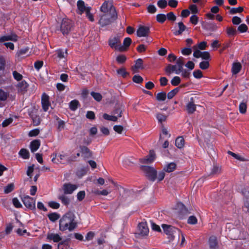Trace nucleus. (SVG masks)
<instances>
[{
  "label": "nucleus",
  "mask_w": 249,
  "mask_h": 249,
  "mask_svg": "<svg viewBox=\"0 0 249 249\" xmlns=\"http://www.w3.org/2000/svg\"><path fill=\"white\" fill-rule=\"evenodd\" d=\"M14 185L13 183L9 184L4 187V192L5 194H8L14 190Z\"/></svg>",
  "instance_id": "09e8293b"
},
{
  "label": "nucleus",
  "mask_w": 249,
  "mask_h": 249,
  "mask_svg": "<svg viewBox=\"0 0 249 249\" xmlns=\"http://www.w3.org/2000/svg\"><path fill=\"white\" fill-rule=\"evenodd\" d=\"M132 42V40L130 37H126L124 39L123 41V45H122V47L124 48L122 50H120V52H123L127 50L128 47L130 46Z\"/></svg>",
  "instance_id": "c756f323"
},
{
  "label": "nucleus",
  "mask_w": 249,
  "mask_h": 249,
  "mask_svg": "<svg viewBox=\"0 0 249 249\" xmlns=\"http://www.w3.org/2000/svg\"><path fill=\"white\" fill-rule=\"evenodd\" d=\"M79 105V102L76 100L71 101L69 104V107L72 111H75Z\"/></svg>",
  "instance_id": "72a5a7b5"
},
{
  "label": "nucleus",
  "mask_w": 249,
  "mask_h": 249,
  "mask_svg": "<svg viewBox=\"0 0 249 249\" xmlns=\"http://www.w3.org/2000/svg\"><path fill=\"white\" fill-rule=\"evenodd\" d=\"M32 120L34 124V125L35 126H37L39 125L40 123V120L38 116L36 115V116H32Z\"/></svg>",
  "instance_id": "e2e57ef3"
},
{
  "label": "nucleus",
  "mask_w": 249,
  "mask_h": 249,
  "mask_svg": "<svg viewBox=\"0 0 249 249\" xmlns=\"http://www.w3.org/2000/svg\"><path fill=\"white\" fill-rule=\"evenodd\" d=\"M40 145V141L39 140H35L30 143V149L32 152L36 151Z\"/></svg>",
  "instance_id": "5701e85b"
},
{
  "label": "nucleus",
  "mask_w": 249,
  "mask_h": 249,
  "mask_svg": "<svg viewBox=\"0 0 249 249\" xmlns=\"http://www.w3.org/2000/svg\"><path fill=\"white\" fill-rule=\"evenodd\" d=\"M103 118L104 119L111 121L113 122H116L117 121V117L116 116L109 115L107 113H105L103 115Z\"/></svg>",
  "instance_id": "a19ab883"
},
{
  "label": "nucleus",
  "mask_w": 249,
  "mask_h": 249,
  "mask_svg": "<svg viewBox=\"0 0 249 249\" xmlns=\"http://www.w3.org/2000/svg\"><path fill=\"white\" fill-rule=\"evenodd\" d=\"M139 234L144 236L147 235L149 233V229L147 223L145 221H142L138 225Z\"/></svg>",
  "instance_id": "ddd939ff"
},
{
  "label": "nucleus",
  "mask_w": 249,
  "mask_h": 249,
  "mask_svg": "<svg viewBox=\"0 0 249 249\" xmlns=\"http://www.w3.org/2000/svg\"><path fill=\"white\" fill-rule=\"evenodd\" d=\"M90 94L92 97L97 102H100L102 99V96L99 93L92 91Z\"/></svg>",
  "instance_id": "49530a36"
},
{
  "label": "nucleus",
  "mask_w": 249,
  "mask_h": 249,
  "mask_svg": "<svg viewBox=\"0 0 249 249\" xmlns=\"http://www.w3.org/2000/svg\"><path fill=\"white\" fill-rule=\"evenodd\" d=\"M242 69L241 63H232L231 72L232 74H236L239 73Z\"/></svg>",
  "instance_id": "a878e982"
},
{
  "label": "nucleus",
  "mask_w": 249,
  "mask_h": 249,
  "mask_svg": "<svg viewBox=\"0 0 249 249\" xmlns=\"http://www.w3.org/2000/svg\"><path fill=\"white\" fill-rule=\"evenodd\" d=\"M77 6L78 10L80 11V14L81 15L88 9V7H86L85 5L84 2L81 0L77 1Z\"/></svg>",
  "instance_id": "c85d7f7f"
},
{
  "label": "nucleus",
  "mask_w": 249,
  "mask_h": 249,
  "mask_svg": "<svg viewBox=\"0 0 249 249\" xmlns=\"http://www.w3.org/2000/svg\"><path fill=\"white\" fill-rule=\"evenodd\" d=\"M22 201L27 208L31 210L35 209L36 200L33 198L29 196H26L22 198Z\"/></svg>",
  "instance_id": "9d476101"
},
{
  "label": "nucleus",
  "mask_w": 249,
  "mask_h": 249,
  "mask_svg": "<svg viewBox=\"0 0 249 249\" xmlns=\"http://www.w3.org/2000/svg\"><path fill=\"white\" fill-rule=\"evenodd\" d=\"M123 109L121 107H118L115 108L113 113L114 115H116L117 117H122V113H123Z\"/></svg>",
  "instance_id": "bf43d9fd"
},
{
  "label": "nucleus",
  "mask_w": 249,
  "mask_h": 249,
  "mask_svg": "<svg viewBox=\"0 0 249 249\" xmlns=\"http://www.w3.org/2000/svg\"><path fill=\"white\" fill-rule=\"evenodd\" d=\"M186 109L188 113L192 114L196 110V105L194 103V98L191 97L190 102L186 105Z\"/></svg>",
  "instance_id": "412c9836"
},
{
  "label": "nucleus",
  "mask_w": 249,
  "mask_h": 249,
  "mask_svg": "<svg viewBox=\"0 0 249 249\" xmlns=\"http://www.w3.org/2000/svg\"><path fill=\"white\" fill-rule=\"evenodd\" d=\"M176 168V164L174 162L168 164L164 168V170L168 173L173 172Z\"/></svg>",
  "instance_id": "473e14b6"
},
{
  "label": "nucleus",
  "mask_w": 249,
  "mask_h": 249,
  "mask_svg": "<svg viewBox=\"0 0 249 249\" xmlns=\"http://www.w3.org/2000/svg\"><path fill=\"white\" fill-rule=\"evenodd\" d=\"M227 153L229 155H231L234 159H235L236 160H238L240 161H246V159L244 157H242L238 154H236L231 151H228Z\"/></svg>",
  "instance_id": "58836bf2"
},
{
  "label": "nucleus",
  "mask_w": 249,
  "mask_h": 249,
  "mask_svg": "<svg viewBox=\"0 0 249 249\" xmlns=\"http://www.w3.org/2000/svg\"><path fill=\"white\" fill-rule=\"evenodd\" d=\"M141 168L149 180L152 181H154L156 180L157 172L155 169L148 166H142Z\"/></svg>",
  "instance_id": "423d86ee"
},
{
  "label": "nucleus",
  "mask_w": 249,
  "mask_h": 249,
  "mask_svg": "<svg viewBox=\"0 0 249 249\" xmlns=\"http://www.w3.org/2000/svg\"><path fill=\"white\" fill-rule=\"evenodd\" d=\"M210 249H218V244L216 238L214 236L210 237L209 240Z\"/></svg>",
  "instance_id": "b1692460"
},
{
  "label": "nucleus",
  "mask_w": 249,
  "mask_h": 249,
  "mask_svg": "<svg viewBox=\"0 0 249 249\" xmlns=\"http://www.w3.org/2000/svg\"><path fill=\"white\" fill-rule=\"evenodd\" d=\"M194 76L197 79H200L203 76L201 71L199 70H195L193 72Z\"/></svg>",
  "instance_id": "69168bd1"
},
{
  "label": "nucleus",
  "mask_w": 249,
  "mask_h": 249,
  "mask_svg": "<svg viewBox=\"0 0 249 249\" xmlns=\"http://www.w3.org/2000/svg\"><path fill=\"white\" fill-rule=\"evenodd\" d=\"M58 199L61 200L62 203L65 206H68L70 204V200L65 194L59 196Z\"/></svg>",
  "instance_id": "2f4dec72"
},
{
  "label": "nucleus",
  "mask_w": 249,
  "mask_h": 249,
  "mask_svg": "<svg viewBox=\"0 0 249 249\" xmlns=\"http://www.w3.org/2000/svg\"><path fill=\"white\" fill-rule=\"evenodd\" d=\"M114 20L111 18V16L105 14L101 16L100 19L99 21V24L102 27L110 24L112 22V20Z\"/></svg>",
  "instance_id": "2eb2a0df"
},
{
  "label": "nucleus",
  "mask_w": 249,
  "mask_h": 249,
  "mask_svg": "<svg viewBox=\"0 0 249 249\" xmlns=\"http://www.w3.org/2000/svg\"><path fill=\"white\" fill-rule=\"evenodd\" d=\"M133 81L136 83L140 84L142 82L143 78L140 75H135L133 77Z\"/></svg>",
  "instance_id": "680f3d73"
},
{
  "label": "nucleus",
  "mask_w": 249,
  "mask_h": 249,
  "mask_svg": "<svg viewBox=\"0 0 249 249\" xmlns=\"http://www.w3.org/2000/svg\"><path fill=\"white\" fill-rule=\"evenodd\" d=\"M166 98V94L165 92H159L156 96V99L159 101H164Z\"/></svg>",
  "instance_id": "79ce46f5"
},
{
  "label": "nucleus",
  "mask_w": 249,
  "mask_h": 249,
  "mask_svg": "<svg viewBox=\"0 0 249 249\" xmlns=\"http://www.w3.org/2000/svg\"><path fill=\"white\" fill-rule=\"evenodd\" d=\"M175 145L178 148H182L184 145V140L182 137H178L175 141Z\"/></svg>",
  "instance_id": "7c9ffc66"
},
{
  "label": "nucleus",
  "mask_w": 249,
  "mask_h": 249,
  "mask_svg": "<svg viewBox=\"0 0 249 249\" xmlns=\"http://www.w3.org/2000/svg\"><path fill=\"white\" fill-rule=\"evenodd\" d=\"M156 118L158 120L159 123L162 124V122H165L167 119V116L162 113H157L156 114Z\"/></svg>",
  "instance_id": "ea45409f"
},
{
  "label": "nucleus",
  "mask_w": 249,
  "mask_h": 249,
  "mask_svg": "<svg viewBox=\"0 0 249 249\" xmlns=\"http://www.w3.org/2000/svg\"><path fill=\"white\" fill-rule=\"evenodd\" d=\"M187 29V27L181 21L176 24L172 31L175 36H178L181 35L183 32Z\"/></svg>",
  "instance_id": "1a4fd4ad"
},
{
  "label": "nucleus",
  "mask_w": 249,
  "mask_h": 249,
  "mask_svg": "<svg viewBox=\"0 0 249 249\" xmlns=\"http://www.w3.org/2000/svg\"><path fill=\"white\" fill-rule=\"evenodd\" d=\"M117 73L119 76L124 78H127V77L129 76V73L127 72L125 68L124 67H122L117 70Z\"/></svg>",
  "instance_id": "bb28decb"
},
{
  "label": "nucleus",
  "mask_w": 249,
  "mask_h": 249,
  "mask_svg": "<svg viewBox=\"0 0 249 249\" xmlns=\"http://www.w3.org/2000/svg\"><path fill=\"white\" fill-rule=\"evenodd\" d=\"M220 172L221 168L217 165H214L212 169L211 174L213 175L218 174L220 173Z\"/></svg>",
  "instance_id": "6e6d98bb"
},
{
  "label": "nucleus",
  "mask_w": 249,
  "mask_h": 249,
  "mask_svg": "<svg viewBox=\"0 0 249 249\" xmlns=\"http://www.w3.org/2000/svg\"><path fill=\"white\" fill-rule=\"evenodd\" d=\"M156 155L153 150L149 151V155L144 158L140 159V161L142 163L149 164L152 163L155 159Z\"/></svg>",
  "instance_id": "4468645a"
},
{
  "label": "nucleus",
  "mask_w": 249,
  "mask_h": 249,
  "mask_svg": "<svg viewBox=\"0 0 249 249\" xmlns=\"http://www.w3.org/2000/svg\"><path fill=\"white\" fill-rule=\"evenodd\" d=\"M193 55L196 58H202V59L207 61H203L202 62H208L210 61V54L208 52H201L198 50H196L194 51Z\"/></svg>",
  "instance_id": "9b49d317"
},
{
  "label": "nucleus",
  "mask_w": 249,
  "mask_h": 249,
  "mask_svg": "<svg viewBox=\"0 0 249 249\" xmlns=\"http://www.w3.org/2000/svg\"><path fill=\"white\" fill-rule=\"evenodd\" d=\"M80 149L84 159H89L92 157V152L87 146H80Z\"/></svg>",
  "instance_id": "aec40b11"
},
{
  "label": "nucleus",
  "mask_w": 249,
  "mask_h": 249,
  "mask_svg": "<svg viewBox=\"0 0 249 249\" xmlns=\"http://www.w3.org/2000/svg\"><path fill=\"white\" fill-rule=\"evenodd\" d=\"M182 54L185 55H188L192 53V49L190 48H184L181 51Z\"/></svg>",
  "instance_id": "338daca9"
},
{
  "label": "nucleus",
  "mask_w": 249,
  "mask_h": 249,
  "mask_svg": "<svg viewBox=\"0 0 249 249\" xmlns=\"http://www.w3.org/2000/svg\"><path fill=\"white\" fill-rule=\"evenodd\" d=\"M57 157L59 158L57 159V160L63 164L70 163L71 161L76 160V156L69 157L67 153L64 152L59 154Z\"/></svg>",
  "instance_id": "6e6552de"
},
{
  "label": "nucleus",
  "mask_w": 249,
  "mask_h": 249,
  "mask_svg": "<svg viewBox=\"0 0 249 249\" xmlns=\"http://www.w3.org/2000/svg\"><path fill=\"white\" fill-rule=\"evenodd\" d=\"M93 193L95 195H102L107 196L110 193V191H108L107 190L104 189L102 191L95 190L93 192Z\"/></svg>",
  "instance_id": "a18cd8bd"
},
{
  "label": "nucleus",
  "mask_w": 249,
  "mask_h": 249,
  "mask_svg": "<svg viewBox=\"0 0 249 249\" xmlns=\"http://www.w3.org/2000/svg\"><path fill=\"white\" fill-rule=\"evenodd\" d=\"M75 218V215L72 212H69L65 213L59 220V230L63 231H73L77 227Z\"/></svg>",
  "instance_id": "f03ea898"
},
{
  "label": "nucleus",
  "mask_w": 249,
  "mask_h": 249,
  "mask_svg": "<svg viewBox=\"0 0 249 249\" xmlns=\"http://www.w3.org/2000/svg\"><path fill=\"white\" fill-rule=\"evenodd\" d=\"M156 19L159 23H162L166 20V16L164 14H159L157 15Z\"/></svg>",
  "instance_id": "37998d69"
},
{
  "label": "nucleus",
  "mask_w": 249,
  "mask_h": 249,
  "mask_svg": "<svg viewBox=\"0 0 249 249\" xmlns=\"http://www.w3.org/2000/svg\"><path fill=\"white\" fill-rule=\"evenodd\" d=\"M48 206L54 209H57L60 207V204L55 201H51L48 203Z\"/></svg>",
  "instance_id": "5fc2aeb1"
},
{
  "label": "nucleus",
  "mask_w": 249,
  "mask_h": 249,
  "mask_svg": "<svg viewBox=\"0 0 249 249\" xmlns=\"http://www.w3.org/2000/svg\"><path fill=\"white\" fill-rule=\"evenodd\" d=\"M7 93L0 89V102L5 101L7 98Z\"/></svg>",
  "instance_id": "864d4df0"
},
{
  "label": "nucleus",
  "mask_w": 249,
  "mask_h": 249,
  "mask_svg": "<svg viewBox=\"0 0 249 249\" xmlns=\"http://www.w3.org/2000/svg\"><path fill=\"white\" fill-rule=\"evenodd\" d=\"M72 21L71 20L68 18L63 19L60 26V30L62 34L64 35L69 34L72 27Z\"/></svg>",
  "instance_id": "0eeeda50"
},
{
  "label": "nucleus",
  "mask_w": 249,
  "mask_h": 249,
  "mask_svg": "<svg viewBox=\"0 0 249 249\" xmlns=\"http://www.w3.org/2000/svg\"><path fill=\"white\" fill-rule=\"evenodd\" d=\"M197 220L195 216H190L188 219L187 222L190 224H196L197 223Z\"/></svg>",
  "instance_id": "774afa93"
},
{
  "label": "nucleus",
  "mask_w": 249,
  "mask_h": 249,
  "mask_svg": "<svg viewBox=\"0 0 249 249\" xmlns=\"http://www.w3.org/2000/svg\"><path fill=\"white\" fill-rule=\"evenodd\" d=\"M54 56L55 58H58L60 60H61L63 58L65 59L67 56V50L63 51L62 50H58L56 51Z\"/></svg>",
  "instance_id": "cd10ccee"
},
{
  "label": "nucleus",
  "mask_w": 249,
  "mask_h": 249,
  "mask_svg": "<svg viewBox=\"0 0 249 249\" xmlns=\"http://www.w3.org/2000/svg\"><path fill=\"white\" fill-rule=\"evenodd\" d=\"M47 239L53 240L54 242H59L62 239L58 234L49 233L47 235Z\"/></svg>",
  "instance_id": "393cba45"
},
{
  "label": "nucleus",
  "mask_w": 249,
  "mask_h": 249,
  "mask_svg": "<svg viewBox=\"0 0 249 249\" xmlns=\"http://www.w3.org/2000/svg\"><path fill=\"white\" fill-rule=\"evenodd\" d=\"M31 53L30 48L28 47L20 49L17 53L18 57L19 58H24L30 55Z\"/></svg>",
  "instance_id": "a211bd4d"
},
{
  "label": "nucleus",
  "mask_w": 249,
  "mask_h": 249,
  "mask_svg": "<svg viewBox=\"0 0 249 249\" xmlns=\"http://www.w3.org/2000/svg\"><path fill=\"white\" fill-rule=\"evenodd\" d=\"M161 227L164 232L168 236L169 239L173 240L177 235L179 237L181 231L179 229L166 224H162Z\"/></svg>",
  "instance_id": "7ed1b4c3"
},
{
  "label": "nucleus",
  "mask_w": 249,
  "mask_h": 249,
  "mask_svg": "<svg viewBox=\"0 0 249 249\" xmlns=\"http://www.w3.org/2000/svg\"><path fill=\"white\" fill-rule=\"evenodd\" d=\"M109 10H112L113 13L111 15V18L115 20L117 18V15L115 7L113 6L111 1H105L101 6L100 11L106 14L108 12Z\"/></svg>",
  "instance_id": "20e7f679"
},
{
  "label": "nucleus",
  "mask_w": 249,
  "mask_h": 249,
  "mask_svg": "<svg viewBox=\"0 0 249 249\" xmlns=\"http://www.w3.org/2000/svg\"><path fill=\"white\" fill-rule=\"evenodd\" d=\"M239 111L242 114H244L246 112L247 105L245 103H241L239 107Z\"/></svg>",
  "instance_id": "603ef678"
},
{
  "label": "nucleus",
  "mask_w": 249,
  "mask_h": 249,
  "mask_svg": "<svg viewBox=\"0 0 249 249\" xmlns=\"http://www.w3.org/2000/svg\"><path fill=\"white\" fill-rule=\"evenodd\" d=\"M181 81V79L178 76L174 77L171 81V83L173 86H177L178 85Z\"/></svg>",
  "instance_id": "de8ad7c7"
},
{
  "label": "nucleus",
  "mask_w": 249,
  "mask_h": 249,
  "mask_svg": "<svg viewBox=\"0 0 249 249\" xmlns=\"http://www.w3.org/2000/svg\"><path fill=\"white\" fill-rule=\"evenodd\" d=\"M29 85L25 80H22L19 82L17 85V88L18 92L24 93L27 91Z\"/></svg>",
  "instance_id": "6ab92c4d"
},
{
  "label": "nucleus",
  "mask_w": 249,
  "mask_h": 249,
  "mask_svg": "<svg viewBox=\"0 0 249 249\" xmlns=\"http://www.w3.org/2000/svg\"><path fill=\"white\" fill-rule=\"evenodd\" d=\"M150 33V28L148 27L141 26L137 31V35L139 37L147 36Z\"/></svg>",
  "instance_id": "dca6fc26"
},
{
  "label": "nucleus",
  "mask_w": 249,
  "mask_h": 249,
  "mask_svg": "<svg viewBox=\"0 0 249 249\" xmlns=\"http://www.w3.org/2000/svg\"><path fill=\"white\" fill-rule=\"evenodd\" d=\"M158 6L161 8H165L167 5V2L166 0H159L157 2Z\"/></svg>",
  "instance_id": "4d7b16f0"
},
{
  "label": "nucleus",
  "mask_w": 249,
  "mask_h": 249,
  "mask_svg": "<svg viewBox=\"0 0 249 249\" xmlns=\"http://www.w3.org/2000/svg\"><path fill=\"white\" fill-rule=\"evenodd\" d=\"M19 154L24 159H28L29 158V152L26 149H21L19 152Z\"/></svg>",
  "instance_id": "f704fd0d"
},
{
  "label": "nucleus",
  "mask_w": 249,
  "mask_h": 249,
  "mask_svg": "<svg viewBox=\"0 0 249 249\" xmlns=\"http://www.w3.org/2000/svg\"><path fill=\"white\" fill-rule=\"evenodd\" d=\"M143 63H135V64L131 67L132 71L134 73L139 72L140 70L143 69Z\"/></svg>",
  "instance_id": "e433bc0d"
},
{
  "label": "nucleus",
  "mask_w": 249,
  "mask_h": 249,
  "mask_svg": "<svg viewBox=\"0 0 249 249\" xmlns=\"http://www.w3.org/2000/svg\"><path fill=\"white\" fill-rule=\"evenodd\" d=\"M90 7H88V9L85 12L87 18L91 22L94 21V19L92 14L90 13Z\"/></svg>",
  "instance_id": "8fccbe9b"
},
{
  "label": "nucleus",
  "mask_w": 249,
  "mask_h": 249,
  "mask_svg": "<svg viewBox=\"0 0 249 249\" xmlns=\"http://www.w3.org/2000/svg\"><path fill=\"white\" fill-rule=\"evenodd\" d=\"M242 194L244 196V206L247 208L249 213V189H245L242 191Z\"/></svg>",
  "instance_id": "4be33fe9"
},
{
  "label": "nucleus",
  "mask_w": 249,
  "mask_h": 249,
  "mask_svg": "<svg viewBox=\"0 0 249 249\" xmlns=\"http://www.w3.org/2000/svg\"><path fill=\"white\" fill-rule=\"evenodd\" d=\"M248 27L245 24H241L238 27V31L240 33H244L248 31Z\"/></svg>",
  "instance_id": "052dcab7"
},
{
  "label": "nucleus",
  "mask_w": 249,
  "mask_h": 249,
  "mask_svg": "<svg viewBox=\"0 0 249 249\" xmlns=\"http://www.w3.org/2000/svg\"><path fill=\"white\" fill-rule=\"evenodd\" d=\"M78 186L77 185L72 184L70 183H65L63 185L62 189L65 195L71 194Z\"/></svg>",
  "instance_id": "f8f14e48"
},
{
  "label": "nucleus",
  "mask_w": 249,
  "mask_h": 249,
  "mask_svg": "<svg viewBox=\"0 0 249 249\" xmlns=\"http://www.w3.org/2000/svg\"><path fill=\"white\" fill-rule=\"evenodd\" d=\"M179 89L178 88H176L170 91L167 94V97L169 99H171L173 98L175 95L178 92Z\"/></svg>",
  "instance_id": "c03bdc74"
},
{
  "label": "nucleus",
  "mask_w": 249,
  "mask_h": 249,
  "mask_svg": "<svg viewBox=\"0 0 249 249\" xmlns=\"http://www.w3.org/2000/svg\"><path fill=\"white\" fill-rule=\"evenodd\" d=\"M41 104L43 110L47 111L50 106V103L49 102V97L45 93H43L41 96Z\"/></svg>",
  "instance_id": "f3484780"
},
{
  "label": "nucleus",
  "mask_w": 249,
  "mask_h": 249,
  "mask_svg": "<svg viewBox=\"0 0 249 249\" xmlns=\"http://www.w3.org/2000/svg\"><path fill=\"white\" fill-rule=\"evenodd\" d=\"M194 67L195 63H175L174 65H168L165 68V71L169 74L175 73L181 74L184 78H188L191 71Z\"/></svg>",
  "instance_id": "f257e3e1"
},
{
  "label": "nucleus",
  "mask_w": 249,
  "mask_h": 249,
  "mask_svg": "<svg viewBox=\"0 0 249 249\" xmlns=\"http://www.w3.org/2000/svg\"><path fill=\"white\" fill-rule=\"evenodd\" d=\"M13 75L14 79L18 81L21 80L23 78L22 75L16 71H13Z\"/></svg>",
  "instance_id": "13d9d810"
},
{
  "label": "nucleus",
  "mask_w": 249,
  "mask_h": 249,
  "mask_svg": "<svg viewBox=\"0 0 249 249\" xmlns=\"http://www.w3.org/2000/svg\"><path fill=\"white\" fill-rule=\"evenodd\" d=\"M56 120H57V129L61 131L64 129L65 126V122L60 119L58 117H56Z\"/></svg>",
  "instance_id": "4c0bfd02"
},
{
  "label": "nucleus",
  "mask_w": 249,
  "mask_h": 249,
  "mask_svg": "<svg viewBox=\"0 0 249 249\" xmlns=\"http://www.w3.org/2000/svg\"><path fill=\"white\" fill-rule=\"evenodd\" d=\"M243 11V7H238L237 8H231L229 12L231 14H235L238 13H241Z\"/></svg>",
  "instance_id": "3c124183"
},
{
  "label": "nucleus",
  "mask_w": 249,
  "mask_h": 249,
  "mask_svg": "<svg viewBox=\"0 0 249 249\" xmlns=\"http://www.w3.org/2000/svg\"><path fill=\"white\" fill-rule=\"evenodd\" d=\"M190 22L194 25H196L198 22V18L197 16L192 15L190 18Z\"/></svg>",
  "instance_id": "0e129e2a"
},
{
  "label": "nucleus",
  "mask_w": 249,
  "mask_h": 249,
  "mask_svg": "<svg viewBox=\"0 0 249 249\" xmlns=\"http://www.w3.org/2000/svg\"><path fill=\"white\" fill-rule=\"evenodd\" d=\"M48 217L50 220L52 222H55L60 218V215L56 213H53L48 214Z\"/></svg>",
  "instance_id": "c9c22d12"
},
{
  "label": "nucleus",
  "mask_w": 249,
  "mask_h": 249,
  "mask_svg": "<svg viewBox=\"0 0 249 249\" xmlns=\"http://www.w3.org/2000/svg\"><path fill=\"white\" fill-rule=\"evenodd\" d=\"M108 45L116 51H120L123 49L121 43V39L118 36H111L108 39Z\"/></svg>",
  "instance_id": "39448f33"
}]
</instances>
